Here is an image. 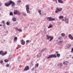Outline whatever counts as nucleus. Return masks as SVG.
<instances>
[{"label": "nucleus", "instance_id": "f257e3e1", "mask_svg": "<svg viewBox=\"0 0 73 73\" xmlns=\"http://www.w3.org/2000/svg\"><path fill=\"white\" fill-rule=\"evenodd\" d=\"M57 57V56L55 54H52L51 55H48V56L46 57V58H48V59H49V58H53L54 57V58H55Z\"/></svg>", "mask_w": 73, "mask_h": 73}, {"label": "nucleus", "instance_id": "f03ea898", "mask_svg": "<svg viewBox=\"0 0 73 73\" xmlns=\"http://www.w3.org/2000/svg\"><path fill=\"white\" fill-rule=\"evenodd\" d=\"M11 1L12 0H10V1H9L8 3H5V5L6 7H9L11 5Z\"/></svg>", "mask_w": 73, "mask_h": 73}, {"label": "nucleus", "instance_id": "7ed1b4c3", "mask_svg": "<svg viewBox=\"0 0 73 73\" xmlns=\"http://www.w3.org/2000/svg\"><path fill=\"white\" fill-rule=\"evenodd\" d=\"M13 12V14L14 15H17L18 16H20L21 15V13L19 11L17 10H15Z\"/></svg>", "mask_w": 73, "mask_h": 73}, {"label": "nucleus", "instance_id": "20e7f679", "mask_svg": "<svg viewBox=\"0 0 73 73\" xmlns=\"http://www.w3.org/2000/svg\"><path fill=\"white\" fill-rule=\"evenodd\" d=\"M26 9L27 11V13H29V5H26Z\"/></svg>", "mask_w": 73, "mask_h": 73}, {"label": "nucleus", "instance_id": "39448f33", "mask_svg": "<svg viewBox=\"0 0 73 73\" xmlns=\"http://www.w3.org/2000/svg\"><path fill=\"white\" fill-rule=\"evenodd\" d=\"M62 10V9L61 8H57L56 9V11H55V13H58V11H61Z\"/></svg>", "mask_w": 73, "mask_h": 73}, {"label": "nucleus", "instance_id": "423d86ee", "mask_svg": "<svg viewBox=\"0 0 73 73\" xmlns=\"http://www.w3.org/2000/svg\"><path fill=\"white\" fill-rule=\"evenodd\" d=\"M11 7L12 8H15V7L16 5V3L15 2L12 1H11Z\"/></svg>", "mask_w": 73, "mask_h": 73}, {"label": "nucleus", "instance_id": "0eeeda50", "mask_svg": "<svg viewBox=\"0 0 73 73\" xmlns=\"http://www.w3.org/2000/svg\"><path fill=\"white\" fill-rule=\"evenodd\" d=\"M65 22L66 23H67V24H68V23H69L68 19H62V21H65Z\"/></svg>", "mask_w": 73, "mask_h": 73}, {"label": "nucleus", "instance_id": "6e6552de", "mask_svg": "<svg viewBox=\"0 0 73 73\" xmlns=\"http://www.w3.org/2000/svg\"><path fill=\"white\" fill-rule=\"evenodd\" d=\"M29 66H26L25 68H24V71H26V70H29Z\"/></svg>", "mask_w": 73, "mask_h": 73}, {"label": "nucleus", "instance_id": "1a4fd4ad", "mask_svg": "<svg viewBox=\"0 0 73 73\" xmlns=\"http://www.w3.org/2000/svg\"><path fill=\"white\" fill-rule=\"evenodd\" d=\"M21 43L22 45H25V41H24L23 39H22L21 41Z\"/></svg>", "mask_w": 73, "mask_h": 73}, {"label": "nucleus", "instance_id": "9d476101", "mask_svg": "<svg viewBox=\"0 0 73 73\" xmlns=\"http://www.w3.org/2000/svg\"><path fill=\"white\" fill-rule=\"evenodd\" d=\"M58 44V45H59L60 46H61V45L63 44V42H62V41H60L59 42Z\"/></svg>", "mask_w": 73, "mask_h": 73}, {"label": "nucleus", "instance_id": "9b49d317", "mask_svg": "<svg viewBox=\"0 0 73 73\" xmlns=\"http://www.w3.org/2000/svg\"><path fill=\"white\" fill-rule=\"evenodd\" d=\"M68 36L70 39H71V40H73V37L71 35H69Z\"/></svg>", "mask_w": 73, "mask_h": 73}, {"label": "nucleus", "instance_id": "f8f14e48", "mask_svg": "<svg viewBox=\"0 0 73 73\" xmlns=\"http://www.w3.org/2000/svg\"><path fill=\"white\" fill-rule=\"evenodd\" d=\"M64 65H68V64H69V62L65 61L63 63Z\"/></svg>", "mask_w": 73, "mask_h": 73}, {"label": "nucleus", "instance_id": "ddd939ff", "mask_svg": "<svg viewBox=\"0 0 73 73\" xmlns=\"http://www.w3.org/2000/svg\"><path fill=\"white\" fill-rule=\"evenodd\" d=\"M54 19H48L47 20L48 21H54Z\"/></svg>", "mask_w": 73, "mask_h": 73}, {"label": "nucleus", "instance_id": "4468645a", "mask_svg": "<svg viewBox=\"0 0 73 73\" xmlns=\"http://www.w3.org/2000/svg\"><path fill=\"white\" fill-rule=\"evenodd\" d=\"M36 57L37 58H39V57H41V54H38L37 55Z\"/></svg>", "mask_w": 73, "mask_h": 73}, {"label": "nucleus", "instance_id": "2eb2a0df", "mask_svg": "<svg viewBox=\"0 0 73 73\" xmlns=\"http://www.w3.org/2000/svg\"><path fill=\"white\" fill-rule=\"evenodd\" d=\"M53 39V37L50 36V41H52Z\"/></svg>", "mask_w": 73, "mask_h": 73}, {"label": "nucleus", "instance_id": "dca6fc26", "mask_svg": "<svg viewBox=\"0 0 73 73\" xmlns=\"http://www.w3.org/2000/svg\"><path fill=\"white\" fill-rule=\"evenodd\" d=\"M7 53V51H5L4 52H3L2 56H5V54H6Z\"/></svg>", "mask_w": 73, "mask_h": 73}, {"label": "nucleus", "instance_id": "f3484780", "mask_svg": "<svg viewBox=\"0 0 73 73\" xmlns=\"http://www.w3.org/2000/svg\"><path fill=\"white\" fill-rule=\"evenodd\" d=\"M38 63H36L35 64V69H36V68H38Z\"/></svg>", "mask_w": 73, "mask_h": 73}, {"label": "nucleus", "instance_id": "a211bd4d", "mask_svg": "<svg viewBox=\"0 0 73 73\" xmlns=\"http://www.w3.org/2000/svg\"><path fill=\"white\" fill-rule=\"evenodd\" d=\"M31 40H27L26 41V44L27 45L28 44L29 42H31Z\"/></svg>", "mask_w": 73, "mask_h": 73}, {"label": "nucleus", "instance_id": "6ab92c4d", "mask_svg": "<svg viewBox=\"0 0 73 73\" xmlns=\"http://www.w3.org/2000/svg\"><path fill=\"white\" fill-rule=\"evenodd\" d=\"M12 55H9L8 58V60H10V59H11V58L12 57Z\"/></svg>", "mask_w": 73, "mask_h": 73}, {"label": "nucleus", "instance_id": "aec40b11", "mask_svg": "<svg viewBox=\"0 0 73 73\" xmlns=\"http://www.w3.org/2000/svg\"><path fill=\"white\" fill-rule=\"evenodd\" d=\"M52 27H53L52 25L50 24L49 25V27H48V28H52Z\"/></svg>", "mask_w": 73, "mask_h": 73}, {"label": "nucleus", "instance_id": "412c9836", "mask_svg": "<svg viewBox=\"0 0 73 73\" xmlns=\"http://www.w3.org/2000/svg\"><path fill=\"white\" fill-rule=\"evenodd\" d=\"M58 3H64V2L62 0H58Z\"/></svg>", "mask_w": 73, "mask_h": 73}, {"label": "nucleus", "instance_id": "4be33fe9", "mask_svg": "<svg viewBox=\"0 0 73 73\" xmlns=\"http://www.w3.org/2000/svg\"><path fill=\"white\" fill-rule=\"evenodd\" d=\"M6 24L8 26L10 25H11V23H10V22H6Z\"/></svg>", "mask_w": 73, "mask_h": 73}, {"label": "nucleus", "instance_id": "5701e85b", "mask_svg": "<svg viewBox=\"0 0 73 73\" xmlns=\"http://www.w3.org/2000/svg\"><path fill=\"white\" fill-rule=\"evenodd\" d=\"M3 52H4V51H0V55L2 56Z\"/></svg>", "mask_w": 73, "mask_h": 73}, {"label": "nucleus", "instance_id": "b1692460", "mask_svg": "<svg viewBox=\"0 0 73 73\" xmlns=\"http://www.w3.org/2000/svg\"><path fill=\"white\" fill-rule=\"evenodd\" d=\"M63 18H64L63 16L61 15L59 17V19H63Z\"/></svg>", "mask_w": 73, "mask_h": 73}, {"label": "nucleus", "instance_id": "393cba45", "mask_svg": "<svg viewBox=\"0 0 73 73\" xmlns=\"http://www.w3.org/2000/svg\"><path fill=\"white\" fill-rule=\"evenodd\" d=\"M3 27L4 28V29H5V24L4 23L3 25Z\"/></svg>", "mask_w": 73, "mask_h": 73}, {"label": "nucleus", "instance_id": "a878e982", "mask_svg": "<svg viewBox=\"0 0 73 73\" xmlns=\"http://www.w3.org/2000/svg\"><path fill=\"white\" fill-rule=\"evenodd\" d=\"M4 61L5 62H8L9 61V60H8V59H5Z\"/></svg>", "mask_w": 73, "mask_h": 73}, {"label": "nucleus", "instance_id": "bb28decb", "mask_svg": "<svg viewBox=\"0 0 73 73\" xmlns=\"http://www.w3.org/2000/svg\"><path fill=\"white\" fill-rule=\"evenodd\" d=\"M61 35L62 36L64 37V36H65V34L64 33H62L61 34Z\"/></svg>", "mask_w": 73, "mask_h": 73}, {"label": "nucleus", "instance_id": "cd10ccee", "mask_svg": "<svg viewBox=\"0 0 73 73\" xmlns=\"http://www.w3.org/2000/svg\"><path fill=\"white\" fill-rule=\"evenodd\" d=\"M17 40V37L16 36L15 37L14 39V41H16Z\"/></svg>", "mask_w": 73, "mask_h": 73}, {"label": "nucleus", "instance_id": "c85d7f7f", "mask_svg": "<svg viewBox=\"0 0 73 73\" xmlns=\"http://www.w3.org/2000/svg\"><path fill=\"white\" fill-rule=\"evenodd\" d=\"M46 37H47V40H49V38H50V36H48V35H47L46 36Z\"/></svg>", "mask_w": 73, "mask_h": 73}, {"label": "nucleus", "instance_id": "c756f323", "mask_svg": "<svg viewBox=\"0 0 73 73\" xmlns=\"http://www.w3.org/2000/svg\"><path fill=\"white\" fill-rule=\"evenodd\" d=\"M57 57H60V54L59 53H57Z\"/></svg>", "mask_w": 73, "mask_h": 73}, {"label": "nucleus", "instance_id": "7c9ffc66", "mask_svg": "<svg viewBox=\"0 0 73 73\" xmlns=\"http://www.w3.org/2000/svg\"><path fill=\"white\" fill-rule=\"evenodd\" d=\"M45 50H46V48H44L43 50H41V52H44V51H45Z\"/></svg>", "mask_w": 73, "mask_h": 73}, {"label": "nucleus", "instance_id": "2f4dec72", "mask_svg": "<svg viewBox=\"0 0 73 73\" xmlns=\"http://www.w3.org/2000/svg\"><path fill=\"white\" fill-rule=\"evenodd\" d=\"M35 69H36V68H32L31 70L32 72H33L34 71V70H35Z\"/></svg>", "mask_w": 73, "mask_h": 73}, {"label": "nucleus", "instance_id": "473e14b6", "mask_svg": "<svg viewBox=\"0 0 73 73\" xmlns=\"http://www.w3.org/2000/svg\"><path fill=\"white\" fill-rule=\"evenodd\" d=\"M38 12L39 13L40 15L41 14V10H38Z\"/></svg>", "mask_w": 73, "mask_h": 73}, {"label": "nucleus", "instance_id": "72a5a7b5", "mask_svg": "<svg viewBox=\"0 0 73 73\" xmlns=\"http://www.w3.org/2000/svg\"><path fill=\"white\" fill-rule=\"evenodd\" d=\"M14 28L15 29V31H18L19 30V29H18L17 27H14Z\"/></svg>", "mask_w": 73, "mask_h": 73}, {"label": "nucleus", "instance_id": "f704fd0d", "mask_svg": "<svg viewBox=\"0 0 73 73\" xmlns=\"http://www.w3.org/2000/svg\"><path fill=\"white\" fill-rule=\"evenodd\" d=\"M9 15L10 16H13V13H12V12H11L10 13Z\"/></svg>", "mask_w": 73, "mask_h": 73}, {"label": "nucleus", "instance_id": "c9c22d12", "mask_svg": "<svg viewBox=\"0 0 73 73\" xmlns=\"http://www.w3.org/2000/svg\"><path fill=\"white\" fill-rule=\"evenodd\" d=\"M44 32L45 33L46 32L47 29L46 28H44Z\"/></svg>", "mask_w": 73, "mask_h": 73}, {"label": "nucleus", "instance_id": "e433bc0d", "mask_svg": "<svg viewBox=\"0 0 73 73\" xmlns=\"http://www.w3.org/2000/svg\"><path fill=\"white\" fill-rule=\"evenodd\" d=\"M71 46V45H70V44H69L68 46V48H70Z\"/></svg>", "mask_w": 73, "mask_h": 73}, {"label": "nucleus", "instance_id": "4c0bfd02", "mask_svg": "<svg viewBox=\"0 0 73 73\" xmlns=\"http://www.w3.org/2000/svg\"><path fill=\"white\" fill-rule=\"evenodd\" d=\"M12 20L13 21H16V19H12Z\"/></svg>", "mask_w": 73, "mask_h": 73}, {"label": "nucleus", "instance_id": "58836bf2", "mask_svg": "<svg viewBox=\"0 0 73 73\" xmlns=\"http://www.w3.org/2000/svg\"><path fill=\"white\" fill-rule=\"evenodd\" d=\"M9 66V64H6V66L7 68H8Z\"/></svg>", "mask_w": 73, "mask_h": 73}, {"label": "nucleus", "instance_id": "ea45409f", "mask_svg": "<svg viewBox=\"0 0 73 73\" xmlns=\"http://www.w3.org/2000/svg\"><path fill=\"white\" fill-rule=\"evenodd\" d=\"M63 65H62V63H60V67H62V66Z\"/></svg>", "mask_w": 73, "mask_h": 73}, {"label": "nucleus", "instance_id": "a19ab883", "mask_svg": "<svg viewBox=\"0 0 73 73\" xmlns=\"http://www.w3.org/2000/svg\"><path fill=\"white\" fill-rule=\"evenodd\" d=\"M18 31L19 32H22V30L21 29H18Z\"/></svg>", "mask_w": 73, "mask_h": 73}, {"label": "nucleus", "instance_id": "79ce46f5", "mask_svg": "<svg viewBox=\"0 0 73 73\" xmlns=\"http://www.w3.org/2000/svg\"><path fill=\"white\" fill-rule=\"evenodd\" d=\"M23 16H27V14L25 13H23Z\"/></svg>", "mask_w": 73, "mask_h": 73}, {"label": "nucleus", "instance_id": "37998d69", "mask_svg": "<svg viewBox=\"0 0 73 73\" xmlns=\"http://www.w3.org/2000/svg\"><path fill=\"white\" fill-rule=\"evenodd\" d=\"M0 62L1 64H3V61L1 60L0 61Z\"/></svg>", "mask_w": 73, "mask_h": 73}, {"label": "nucleus", "instance_id": "c03bdc74", "mask_svg": "<svg viewBox=\"0 0 73 73\" xmlns=\"http://www.w3.org/2000/svg\"><path fill=\"white\" fill-rule=\"evenodd\" d=\"M71 52L72 53H73V48H72V49H71Z\"/></svg>", "mask_w": 73, "mask_h": 73}, {"label": "nucleus", "instance_id": "a18cd8bd", "mask_svg": "<svg viewBox=\"0 0 73 73\" xmlns=\"http://www.w3.org/2000/svg\"><path fill=\"white\" fill-rule=\"evenodd\" d=\"M17 3H20V2H21V0H19V1H17Z\"/></svg>", "mask_w": 73, "mask_h": 73}, {"label": "nucleus", "instance_id": "49530a36", "mask_svg": "<svg viewBox=\"0 0 73 73\" xmlns=\"http://www.w3.org/2000/svg\"><path fill=\"white\" fill-rule=\"evenodd\" d=\"M26 57L27 58H28V57H29V55H27Z\"/></svg>", "mask_w": 73, "mask_h": 73}, {"label": "nucleus", "instance_id": "de8ad7c7", "mask_svg": "<svg viewBox=\"0 0 73 73\" xmlns=\"http://www.w3.org/2000/svg\"><path fill=\"white\" fill-rule=\"evenodd\" d=\"M2 23H3V24H5V23H4V21H2Z\"/></svg>", "mask_w": 73, "mask_h": 73}, {"label": "nucleus", "instance_id": "09e8293b", "mask_svg": "<svg viewBox=\"0 0 73 73\" xmlns=\"http://www.w3.org/2000/svg\"><path fill=\"white\" fill-rule=\"evenodd\" d=\"M19 48H20V47H18L17 48V49H18Z\"/></svg>", "mask_w": 73, "mask_h": 73}, {"label": "nucleus", "instance_id": "8fccbe9b", "mask_svg": "<svg viewBox=\"0 0 73 73\" xmlns=\"http://www.w3.org/2000/svg\"><path fill=\"white\" fill-rule=\"evenodd\" d=\"M47 19H52V18H51V17H48Z\"/></svg>", "mask_w": 73, "mask_h": 73}, {"label": "nucleus", "instance_id": "3c124183", "mask_svg": "<svg viewBox=\"0 0 73 73\" xmlns=\"http://www.w3.org/2000/svg\"><path fill=\"white\" fill-rule=\"evenodd\" d=\"M56 53L57 54V53H58V51H56Z\"/></svg>", "mask_w": 73, "mask_h": 73}, {"label": "nucleus", "instance_id": "603ef678", "mask_svg": "<svg viewBox=\"0 0 73 73\" xmlns=\"http://www.w3.org/2000/svg\"><path fill=\"white\" fill-rule=\"evenodd\" d=\"M69 72L68 71H66V72H65V73H68Z\"/></svg>", "mask_w": 73, "mask_h": 73}, {"label": "nucleus", "instance_id": "864d4df0", "mask_svg": "<svg viewBox=\"0 0 73 73\" xmlns=\"http://www.w3.org/2000/svg\"><path fill=\"white\" fill-rule=\"evenodd\" d=\"M34 24V23H31V25H33Z\"/></svg>", "mask_w": 73, "mask_h": 73}, {"label": "nucleus", "instance_id": "5fc2aeb1", "mask_svg": "<svg viewBox=\"0 0 73 73\" xmlns=\"http://www.w3.org/2000/svg\"><path fill=\"white\" fill-rule=\"evenodd\" d=\"M15 25H16V24H17V23L16 22L14 23Z\"/></svg>", "mask_w": 73, "mask_h": 73}, {"label": "nucleus", "instance_id": "6e6d98bb", "mask_svg": "<svg viewBox=\"0 0 73 73\" xmlns=\"http://www.w3.org/2000/svg\"><path fill=\"white\" fill-rule=\"evenodd\" d=\"M1 3H0V7H1Z\"/></svg>", "mask_w": 73, "mask_h": 73}, {"label": "nucleus", "instance_id": "4d7b16f0", "mask_svg": "<svg viewBox=\"0 0 73 73\" xmlns=\"http://www.w3.org/2000/svg\"><path fill=\"white\" fill-rule=\"evenodd\" d=\"M58 40H56V42H58Z\"/></svg>", "mask_w": 73, "mask_h": 73}, {"label": "nucleus", "instance_id": "13d9d810", "mask_svg": "<svg viewBox=\"0 0 73 73\" xmlns=\"http://www.w3.org/2000/svg\"><path fill=\"white\" fill-rule=\"evenodd\" d=\"M2 25L0 24V26H2Z\"/></svg>", "mask_w": 73, "mask_h": 73}, {"label": "nucleus", "instance_id": "bf43d9fd", "mask_svg": "<svg viewBox=\"0 0 73 73\" xmlns=\"http://www.w3.org/2000/svg\"><path fill=\"white\" fill-rule=\"evenodd\" d=\"M54 0V1H56V0Z\"/></svg>", "mask_w": 73, "mask_h": 73}, {"label": "nucleus", "instance_id": "052dcab7", "mask_svg": "<svg viewBox=\"0 0 73 73\" xmlns=\"http://www.w3.org/2000/svg\"><path fill=\"white\" fill-rule=\"evenodd\" d=\"M3 41H5V40H4Z\"/></svg>", "mask_w": 73, "mask_h": 73}, {"label": "nucleus", "instance_id": "680f3d73", "mask_svg": "<svg viewBox=\"0 0 73 73\" xmlns=\"http://www.w3.org/2000/svg\"><path fill=\"white\" fill-rule=\"evenodd\" d=\"M72 58H73V57H72Z\"/></svg>", "mask_w": 73, "mask_h": 73}]
</instances>
